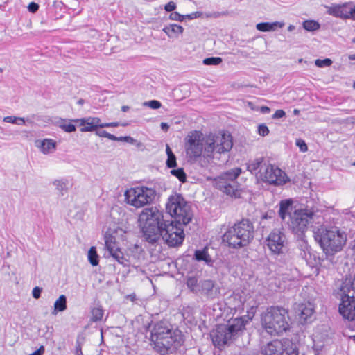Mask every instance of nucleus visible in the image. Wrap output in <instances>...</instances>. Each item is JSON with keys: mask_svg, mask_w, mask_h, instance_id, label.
<instances>
[{"mask_svg": "<svg viewBox=\"0 0 355 355\" xmlns=\"http://www.w3.org/2000/svg\"><path fill=\"white\" fill-rule=\"evenodd\" d=\"M166 210L175 222L164 220L162 212L156 207L142 210L139 221L143 238L151 245L157 243L162 238L168 246L175 247L182 243L184 233L182 225L191 221L193 213L191 206L180 194L168 198Z\"/></svg>", "mask_w": 355, "mask_h": 355, "instance_id": "obj_1", "label": "nucleus"}, {"mask_svg": "<svg viewBox=\"0 0 355 355\" xmlns=\"http://www.w3.org/2000/svg\"><path fill=\"white\" fill-rule=\"evenodd\" d=\"M150 341L155 352L161 355L173 354L184 343V335L167 321L155 323L150 332Z\"/></svg>", "mask_w": 355, "mask_h": 355, "instance_id": "obj_2", "label": "nucleus"}, {"mask_svg": "<svg viewBox=\"0 0 355 355\" xmlns=\"http://www.w3.org/2000/svg\"><path fill=\"white\" fill-rule=\"evenodd\" d=\"M278 214L288 230L297 237L305 236L309 225L313 220L314 212L309 209H296L292 199L279 202Z\"/></svg>", "mask_w": 355, "mask_h": 355, "instance_id": "obj_3", "label": "nucleus"}, {"mask_svg": "<svg viewBox=\"0 0 355 355\" xmlns=\"http://www.w3.org/2000/svg\"><path fill=\"white\" fill-rule=\"evenodd\" d=\"M313 236L327 257L340 252L347 241L345 232L336 226L321 225L313 230Z\"/></svg>", "mask_w": 355, "mask_h": 355, "instance_id": "obj_4", "label": "nucleus"}, {"mask_svg": "<svg viewBox=\"0 0 355 355\" xmlns=\"http://www.w3.org/2000/svg\"><path fill=\"white\" fill-rule=\"evenodd\" d=\"M248 315H243L229 320L225 324L216 325L211 333L210 336L213 344L220 348L225 345L232 343L245 329V325L250 322Z\"/></svg>", "mask_w": 355, "mask_h": 355, "instance_id": "obj_5", "label": "nucleus"}, {"mask_svg": "<svg viewBox=\"0 0 355 355\" xmlns=\"http://www.w3.org/2000/svg\"><path fill=\"white\" fill-rule=\"evenodd\" d=\"M261 326L270 336H279L289 329L288 311L280 306H270L262 314Z\"/></svg>", "mask_w": 355, "mask_h": 355, "instance_id": "obj_6", "label": "nucleus"}, {"mask_svg": "<svg viewBox=\"0 0 355 355\" xmlns=\"http://www.w3.org/2000/svg\"><path fill=\"white\" fill-rule=\"evenodd\" d=\"M254 234L253 224L248 219H243L225 232L223 241L229 247L238 249L247 246L253 240Z\"/></svg>", "mask_w": 355, "mask_h": 355, "instance_id": "obj_7", "label": "nucleus"}, {"mask_svg": "<svg viewBox=\"0 0 355 355\" xmlns=\"http://www.w3.org/2000/svg\"><path fill=\"white\" fill-rule=\"evenodd\" d=\"M233 146L232 135L225 131L220 132L217 135H210L205 140V164L202 167H207L216 154H224L228 153Z\"/></svg>", "mask_w": 355, "mask_h": 355, "instance_id": "obj_8", "label": "nucleus"}, {"mask_svg": "<svg viewBox=\"0 0 355 355\" xmlns=\"http://www.w3.org/2000/svg\"><path fill=\"white\" fill-rule=\"evenodd\" d=\"M205 140L200 131L194 130L188 135L185 142L187 157L190 161H199L201 166L205 164Z\"/></svg>", "mask_w": 355, "mask_h": 355, "instance_id": "obj_9", "label": "nucleus"}, {"mask_svg": "<svg viewBox=\"0 0 355 355\" xmlns=\"http://www.w3.org/2000/svg\"><path fill=\"white\" fill-rule=\"evenodd\" d=\"M241 173L239 167L232 168L223 173L215 179L216 187L227 196L235 198L240 197L239 184L236 179Z\"/></svg>", "mask_w": 355, "mask_h": 355, "instance_id": "obj_10", "label": "nucleus"}, {"mask_svg": "<svg viewBox=\"0 0 355 355\" xmlns=\"http://www.w3.org/2000/svg\"><path fill=\"white\" fill-rule=\"evenodd\" d=\"M241 173L239 167L232 168L223 173L215 179L216 187L227 196L235 198L240 197L239 184L236 179Z\"/></svg>", "mask_w": 355, "mask_h": 355, "instance_id": "obj_11", "label": "nucleus"}, {"mask_svg": "<svg viewBox=\"0 0 355 355\" xmlns=\"http://www.w3.org/2000/svg\"><path fill=\"white\" fill-rule=\"evenodd\" d=\"M156 195L155 189L146 187H137L130 188L125 192V198L127 202L139 208L151 202Z\"/></svg>", "mask_w": 355, "mask_h": 355, "instance_id": "obj_12", "label": "nucleus"}, {"mask_svg": "<svg viewBox=\"0 0 355 355\" xmlns=\"http://www.w3.org/2000/svg\"><path fill=\"white\" fill-rule=\"evenodd\" d=\"M263 355H298V349L289 339H275L261 348Z\"/></svg>", "mask_w": 355, "mask_h": 355, "instance_id": "obj_13", "label": "nucleus"}, {"mask_svg": "<svg viewBox=\"0 0 355 355\" xmlns=\"http://www.w3.org/2000/svg\"><path fill=\"white\" fill-rule=\"evenodd\" d=\"M260 180L275 186H282L289 181L286 173L277 166L270 164L269 161L261 172Z\"/></svg>", "mask_w": 355, "mask_h": 355, "instance_id": "obj_14", "label": "nucleus"}, {"mask_svg": "<svg viewBox=\"0 0 355 355\" xmlns=\"http://www.w3.org/2000/svg\"><path fill=\"white\" fill-rule=\"evenodd\" d=\"M286 242V236L281 229L272 230L266 239V244L273 254H282Z\"/></svg>", "mask_w": 355, "mask_h": 355, "instance_id": "obj_15", "label": "nucleus"}, {"mask_svg": "<svg viewBox=\"0 0 355 355\" xmlns=\"http://www.w3.org/2000/svg\"><path fill=\"white\" fill-rule=\"evenodd\" d=\"M300 239L298 243L300 257L304 259L306 264L313 268L320 263V258L317 252L309 245L305 236L299 237Z\"/></svg>", "mask_w": 355, "mask_h": 355, "instance_id": "obj_16", "label": "nucleus"}, {"mask_svg": "<svg viewBox=\"0 0 355 355\" xmlns=\"http://www.w3.org/2000/svg\"><path fill=\"white\" fill-rule=\"evenodd\" d=\"M342 292L339 312L343 318L353 321L355 320V293Z\"/></svg>", "mask_w": 355, "mask_h": 355, "instance_id": "obj_17", "label": "nucleus"}, {"mask_svg": "<svg viewBox=\"0 0 355 355\" xmlns=\"http://www.w3.org/2000/svg\"><path fill=\"white\" fill-rule=\"evenodd\" d=\"M105 248L109 255L119 263L127 266L128 261L124 257L123 253L121 250L116 241V238L112 234L106 232L104 235Z\"/></svg>", "mask_w": 355, "mask_h": 355, "instance_id": "obj_18", "label": "nucleus"}, {"mask_svg": "<svg viewBox=\"0 0 355 355\" xmlns=\"http://www.w3.org/2000/svg\"><path fill=\"white\" fill-rule=\"evenodd\" d=\"M328 12L336 17L355 20V5L351 2L331 6Z\"/></svg>", "mask_w": 355, "mask_h": 355, "instance_id": "obj_19", "label": "nucleus"}, {"mask_svg": "<svg viewBox=\"0 0 355 355\" xmlns=\"http://www.w3.org/2000/svg\"><path fill=\"white\" fill-rule=\"evenodd\" d=\"M200 293L207 299L217 298L220 294L219 286L212 280L207 279L200 282Z\"/></svg>", "mask_w": 355, "mask_h": 355, "instance_id": "obj_20", "label": "nucleus"}, {"mask_svg": "<svg viewBox=\"0 0 355 355\" xmlns=\"http://www.w3.org/2000/svg\"><path fill=\"white\" fill-rule=\"evenodd\" d=\"M245 297L243 291L234 292L225 300V304L231 310L238 311L243 309Z\"/></svg>", "mask_w": 355, "mask_h": 355, "instance_id": "obj_21", "label": "nucleus"}, {"mask_svg": "<svg viewBox=\"0 0 355 355\" xmlns=\"http://www.w3.org/2000/svg\"><path fill=\"white\" fill-rule=\"evenodd\" d=\"M75 123H78L82 128L80 132H92L101 128V121L98 117H87L74 119Z\"/></svg>", "mask_w": 355, "mask_h": 355, "instance_id": "obj_22", "label": "nucleus"}, {"mask_svg": "<svg viewBox=\"0 0 355 355\" xmlns=\"http://www.w3.org/2000/svg\"><path fill=\"white\" fill-rule=\"evenodd\" d=\"M268 162L263 157L255 158L249 162L247 169L252 174H254L258 179H260L261 172L264 170Z\"/></svg>", "mask_w": 355, "mask_h": 355, "instance_id": "obj_23", "label": "nucleus"}, {"mask_svg": "<svg viewBox=\"0 0 355 355\" xmlns=\"http://www.w3.org/2000/svg\"><path fill=\"white\" fill-rule=\"evenodd\" d=\"M300 319L301 323L310 322L314 313V309L311 304H302L300 306Z\"/></svg>", "mask_w": 355, "mask_h": 355, "instance_id": "obj_24", "label": "nucleus"}, {"mask_svg": "<svg viewBox=\"0 0 355 355\" xmlns=\"http://www.w3.org/2000/svg\"><path fill=\"white\" fill-rule=\"evenodd\" d=\"M37 146L44 154L53 153L56 150V142L52 139H44L36 141Z\"/></svg>", "mask_w": 355, "mask_h": 355, "instance_id": "obj_25", "label": "nucleus"}, {"mask_svg": "<svg viewBox=\"0 0 355 355\" xmlns=\"http://www.w3.org/2000/svg\"><path fill=\"white\" fill-rule=\"evenodd\" d=\"M284 26V22L275 21V22H261L256 25V28L262 32L274 31L277 28H282Z\"/></svg>", "mask_w": 355, "mask_h": 355, "instance_id": "obj_26", "label": "nucleus"}, {"mask_svg": "<svg viewBox=\"0 0 355 355\" xmlns=\"http://www.w3.org/2000/svg\"><path fill=\"white\" fill-rule=\"evenodd\" d=\"M163 31L169 37H178L184 31V28L178 24H172L169 26H166L163 28Z\"/></svg>", "mask_w": 355, "mask_h": 355, "instance_id": "obj_27", "label": "nucleus"}, {"mask_svg": "<svg viewBox=\"0 0 355 355\" xmlns=\"http://www.w3.org/2000/svg\"><path fill=\"white\" fill-rule=\"evenodd\" d=\"M67 297L64 295H61L54 303V309L52 314L56 315L58 312H62L67 309Z\"/></svg>", "mask_w": 355, "mask_h": 355, "instance_id": "obj_28", "label": "nucleus"}, {"mask_svg": "<svg viewBox=\"0 0 355 355\" xmlns=\"http://www.w3.org/2000/svg\"><path fill=\"white\" fill-rule=\"evenodd\" d=\"M53 184L55 187L62 196L66 193L69 188V182L67 179L62 178L60 180H55L53 182Z\"/></svg>", "mask_w": 355, "mask_h": 355, "instance_id": "obj_29", "label": "nucleus"}, {"mask_svg": "<svg viewBox=\"0 0 355 355\" xmlns=\"http://www.w3.org/2000/svg\"><path fill=\"white\" fill-rule=\"evenodd\" d=\"M72 122H75L73 120H67V119H61L58 122V125L59 128H60L62 130H63L64 132L71 133L73 132L76 130V126L72 123Z\"/></svg>", "mask_w": 355, "mask_h": 355, "instance_id": "obj_30", "label": "nucleus"}, {"mask_svg": "<svg viewBox=\"0 0 355 355\" xmlns=\"http://www.w3.org/2000/svg\"><path fill=\"white\" fill-rule=\"evenodd\" d=\"M195 259L198 261H203L207 263H209L211 262V259L208 254L207 249L205 248L202 250H198L195 252Z\"/></svg>", "mask_w": 355, "mask_h": 355, "instance_id": "obj_31", "label": "nucleus"}, {"mask_svg": "<svg viewBox=\"0 0 355 355\" xmlns=\"http://www.w3.org/2000/svg\"><path fill=\"white\" fill-rule=\"evenodd\" d=\"M166 153L167 155L166 166L170 168H175L177 166L176 157L168 144H166Z\"/></svg>", "mask_w": 355, "mask_h": 355, "instance_id": "obj_32", "label": "nucleus"}, {"mask_svg": "<svg viewBox=\"0 0 355 355\" xmlns=\"http://www.w3.org/2000/svg\"><path fill=\"white\" fill-rule=\"evenodd\" d=\"M104 311L101 306L94 307L91 310V321L98 322L101 321L103 318Z\"/></svg>", "mask_w": 355, "mask_h": 355, "instance_id": "obj_33", "label": "nucleus"}, {"mask_svg": "<svg viewBox=\"0 0 355 355\" xmlns=\"http://www.w3.org/2000/svg\"><path fill=\"white\" fill-rule=\"evenodd\" d=\"M88 260L93 266L98 265L99 259L95 247H91L88 251Z\"/></svg>", "mask_w": 355, "mask_h": 355, "instance_id": "obj_34", "label": "nucleus"}, {"mask_svg": "<svg viewBox=\"0 0 355 355\" xmlns=\"http://www.w3.org/2000/svg\"><path fill=\"white\" fill-rule=\"evenodd\" d=\"M303 28L308 31H314L318 30L320 25L316 21L306 20L303 22Z\"/></svg>", "mask_w": 355, "mask_h": 355, "instance_id": "obj_35", "label": "nucleus"}, {"mask_svg": "<svg viewBox=\"0 0 355 355\" xmlns=\"http://www.w3.org/2000/svg\"><path fill=\"white\" fill-rule=\"evenodd\" d=\"M171 174L176 177L181 182H185L187 181V175L182 168L172 169Z\"/></svg>", "mask_w": 355, "mask_h": 355, "instance_id": "obj_36", "label": "nucleus"}, {"mask_svg": "<svg viewBox=\"0 0 355 355\" xmlns=\"http://www.w3.org/2000/svg\"><path fill=\"white\" fill-rule=\"evenodd\" d=\"M223 60L220 57H209L203 60V64L205 65H218Z\"/></svg>", "mask_w": 355, "mask_h": 355, "instance_id": "obj_37", "label": "nucleus"}, {"mask_svg": "<svg viewBox=\"0 0 355 355\" xmlns=\"http://www.w3.org/2000/svg\"><path fill=\"white\" fill-rule=\"evenodd\" d=\"M3 121L18 125H24L25 123V121L23 118L16 116H6L3 119Z\"/></svg>", "mask_w": 355, "mask_h": 355, "instance_id": "obj_38", "label": "nucleus"}, {"mask_svg": "<svg viewBox=\"0 0 355 355\" xmlns=\"http://www.w3.org/2000/svg\"><path fill=\"white\" fill-rule=\"evenodd\" d=\"M143 105L145 107H150L153 110L159 109L162 107V103L157 100H151L148 101H145L143 103Z\"/></svg>", "mask_w": 355, "mask_h": 355, "instance_id": "obj_39", "label": "nucleus"}, {"mask_svg": "<svg viewBox=\"0 0 355 355\" xmlns=\"http://www.w3.org/2000/svg\"><path fill=\"white\" fill-rule=\"evenodd\" d=\"M315 64L318 67H329L332 64V61L329 58H325L324 60L317 59L315 61Z\"/></svg>", "mask_w": 355, "mask_h": 355, "instance_id": "obj_40", "label": "nucleus"}, {"mask_svg": "<svg viewBox=\"0 0 355 355\" xmlns=\"http://www.w3.org/2000/svg\"><path fill=\"white\" fill-rule=\"evenodd\" d=\"M295 144L299 148L301 152L305 153L308 150L307 145L303 139L300 138L297 139L295 141Z\"/></svg>", "mask_w": 355, "mask_h": 355, "instance_id": "obj_41", "label": "nucleus"}, {"mask_svg": "<svg viewBox=\"0 0 355 355\" xmlns=\"http://www.w3.org/2000/svg\"><path fill=\"white\" fill-rule=\"evenodd\" d=\"M258 133L259 135L265 137L269 134V129L266 124H259L258 126Z\"/></svg>", "mask_w": 355, "mask_h": 355, "instance_id": "obj_42", "label": "nucleus"}, {"mask_svg": "<svg viewBox=\"0 0 355 355\" xmlns=\"http://www.w3.org/2000/svg\"><path fill=\"white\" fill-rule=\"evenodd\" d=\"M169 19L174 21H183L185 19V17L178 12H173L170 14Z\"/></svg>", "mask_w": 355, "mask_h": 355, "instance_id": "obj_43", "label": "nucleus"}, {"mask_svg": "<svg viewBox=\"0 0 355 355\" xmlns=\"http://www.w3.org/2000/svg\"><path fill=\"white\" fill-rule=\"evenodd\" d=\"M42 288L38 286L33 288L32 291V295L35 299H39L41 296Z\"/></svg>", "mask_w": 355, "mask_h": 355, "instance_id": "obj_44", "label": "nucleus"}, {"mask_svg": "<svg viewBox=\"0 0 355 355\" xmlns=\"http://www.w3.org/2000/svg\"><path fill=\"white\" fill-rule=\"evenodd\" d=\"M39 9V5L35 2H31L28 6V10L31 13H35Z\"/></svg>", "mask_w": 355, "mask_h": 355, "instance_id": "obj_45", "label": "nucleus"}, {"mask_svg": "<svg viewBox=\"0 0 355 355\" xmlns=\"http://www.w3.org/2000/svg\"><path fill=\"white\" fill-rule=\"evenodd\" d=\"M285 115H286V112L283 110H277L272 114V118L273 119H280V118L285 116Z\"/></svg>", "mask_w": 355, "mask_h": 355, "instance_id": "obj_46", "label": "nucleus"}, {"mask_svg": "<svg viewBox=\"0 0 355 355\" xmlns=\"http://www.w3.org/2000/svg\"><path fill=\"white\" fill-rule=\"evenodd\" d=\"M119 141H125V142L133 144L136 142V139H135L134 138H132L130 136H124V137H119Z\"/></svg>", "mask_w": 355, "mask_h": 355, "instance_id": "obj_47", "label": "nucleus"}, {"mask_svg": "<svg viewBox=\"0 0 355 355\" xmlns=\"http://www.w3.org/2000/svg\"><path fill=\"white\" fill-rule=\"evenodd\" d=\"M201 16H202V12H198V11L194 12H192L191 14L184 15L185 19H196V18L200 17Z\"/></svg>", "mask_w": 355, "mask_h": 355, "instance_id": "obj_48", "label": "nucleus"}, {"mask_svg": "<svg viewBox=\"0 0 355 355\" xmlns=\"http://www.w3.org/2000/svg\"><path fill=\"white\" fill-rule=\"evenodd\" d=\"M176 8V4L173 1H170L166 4L164 9L166 12H172Z\"/></svg>", "mask_w": 355, "mask_h": 355, "instance_id": "obj_49", "label": "nucleus"}, {"mask_svg": "<svg viewBox=\"0 0 355 355\" xmlns=\"http://www.w3.org/2000/svg\"><path fill=\"white\" fill-rule=\"evenodd\" d=\"M75 353L76 355H83L82 352V344L77 340Z\"/></svg>", "mask_w": 355, "mask_h": 355, "instance_id": "obj_50", "label": "nucleus"}, {"mask_svg": "<svg viewBox=\"0 0 355 355\" xmlns=\"http://www.w3.org/2000/svg\"><path fill=\"white\" fill-rule=\"evenodd\" d=\"M119 125L118 123L112 122V123H101V128H109V127H117Z\"/></svg>", "mask_w": 355, "mask_h": 355, "instance_id": "obj_51", "label": "nucleus"}, {"mask_svg": "<svg viewBox=\"0 0 355 355\" xmlns=\"http://www.w3.org/2000/svg\"><path fill=\"white\" fill-rule=\"evenodd\" d=\"M44 352V347L41 346L37 350L35 351L33 353L29 355H42Z\"/></svg>", "mask_w": 355, "mask_h": 355, "instance_id": "obj_52", "label": "nucleus"}, {"mask_svg": "<svg viewBox=\"0 0 355 355\" xmlns=\"http://www.w3.org/2000/svg\"><path fill=\"white\" fill-rule=\"evenodd\" d=\"M107 132L105 130H96V135L101 137H106L107 136Z\"/></svg>", "mask_w": 355, "mask_h": 355, "instance_id": "obj_53", "label": "nucleus"}, {"mask_svg": "<svg viewBox=\"0 0 355 355\" xmlns=\"http://www.w3.org/2000/svg\"><path fill=\"white\" fill-rule=\"evenodd\" d=\"M196 284V281L195 279H189L187 281V286L188 287L192 288Z\"/></svg>", "mask_w": 355, "mask_h": 355, "instance_id": "obj_54", "label": "nucleus"}, {"mask_svg": "<svg viewBox=\"0 0 355 355\" xmlns=\"http://www.w3.org/2000/svg\"><path fill=\"white\" fill-rule=\"evenodd\" d=\"M260 112L262 114H268L270 112V109L267 106H261L260 107Z\"/></svg>", "mask_w": 355, "mask_h": 355, "instance_id": "obj_55", "label": "nucleus"}, {"mask_svg": "<svg viewBox=\"0 0 355 355\" xmlns=\"http://www.w3.org/2000/svg\"><path fill=\"white\" fill-rule=\"evenodd\" d=\"M119 137H116V136L112 135L109 132L107 133V139L112 140V141H119Z\"/></svg>", "mask_w": 355, "mask_h": 355, "instance_id": "obj_56", "label": "nucleus"}, {"mask_svg": "<svg viewBox=\"0 0 355 355\" xmlns=\"http://www.w3.org/2000/svg\"><path fill=\"white\" fill-rule=\"evenodd\" d=\"M160 126H161V129L162 130H164V132L168 131V130L169 129V125L166 123L162 122L161 123Z\"/></svg>", "mask_w": 355, "mask_h": 355, "instance_id": "obj_57", "label": "nucleus"}, {"mask_svg": "<svg viewBox=\"0 0 355 355\" xmlns=\"http://www.w3.org/2000/svg\"><path fill=\"white\" fill-rule=\"evenodd\" d=\"M241 355H259L258 354L254 353V352H242Z\"/></svg>", "mask_w": 355, "mask_h": 355, "instance_id": "obj_58", "label": "nucleus"}, {"mask_svg": "<svg viewBox=\"0 0 355 355\" xmlns=\"http://www.w3.org/2000/svg\"><path fill=\"white\" fill-rule=\"evenodd\" d=\"M130 110V107L128 105H123L121 107V110L124 112H128Z\"/></svg>", "mask_w": 355, "mask_h": 355, "instance_id": "obj_59", "label": "nucleus"}, {"mask_svg": "<svg viewBox=\"0 0 355 355\" xmlns=\"http://www.w3.org/2000/svg\"><path fill=\"white\" fill-rule=\"evenodd\" d=\"M295 28V27L293 25H289L288 27V31L291 32L293 31Z\"/></svg>", "mask_w": 355, "mask_h": 355, "instance_id": "obj_60", "label": "nucleus"}, {"mask_svg": "<svg viewBox=\"0 0 355 355\" xmlns=\"http://www.w3.org/2000/svg\"><path fill=\"white\" fill-rule=\"evenodd\" d=\"M77 103H78V105H83L84 104L85 101H84V100H83V99L80 98V99H79V100L78 101V102H77Z\"/></svg>", "mask_w": 355, "mask_h": 355, "instance_id": "obj_61", "label": "nucleus"}, {"mask_svg": "<svg viewBox=\"0 0 355 355\" xmlns=\"http://www.w3.org/2000/svg\"><path fill=\"white\" fill-rule=\"evenodd\" d=\"M268 218H272V216H268V213L262 216V219H266Z\"/></svg>", "mask_w": 355, "mask_h": 355, "instance_id": "obj_62", "label": "nucleus"}, {"mask_svg": "<svg viewBox=\"0 0 355 355\" xmlns=\"http://www.w3.org/2000/svg\"><path fill=\"white\" fill-rule=\"evenodd\" d=\"M349 59H350V60H355V54H354V55H351V56H349Z\"/></svg>", "mask_w": 355, "mask_h": 355, "instance_id": "obj_63", "label": "nucleus"}, {"mask_svg": "<svg viewBox=\"0 0 355 355\" xmlns=\"http://www.w3.org/2000/svg\"><path fill=\"white\" fill-rule=\"evenodd\" d=\"M352 250L355 252V241H354V243L352 245Z\"/></svg>", "mask_w": 355, "mask_h": 355, "instance_id": "obj_64", "label": "nucleus"}]
</instances>
